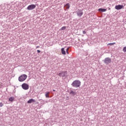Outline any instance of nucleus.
Returning <instances> with one entry per match:
<instances>
[{"instance_id": "1", "label": "nucleus", "mask_w": 126, "mask_h": 126, "mask_svg": "<svg viewBox=\"0 0 126 126\" xmlns=\"http://www.w3.org/2000/svg\"><path fill=\"white\" fill-rule=\"evenodd\" d=\"M71 85L73 87L77 88L80 87V85H81V82L79 80H75L72 82Z\"/></svg>"}, {"instance_id": "2", "label": "nucleus", "mask_w": 126, "mask_h": 126, "mask_svg": "<svg viewBox=\"0 0 126 126\" xmlns=\"http://www.w3.org/2000/svg\"><path fill=\"white\" fill-rule=\"evenodd\" d=\"M27 78V75L24 74L19 77L18 80L20 81V82H23V81H25V80H26Z\"/></svg>"}, {"instance_id": "3", "label": "nucleus", "mask_w": 126, "mask_h": 126, "mask_svg": "<svg viewBox=\"0 0 126 126\" xmlns=\"http://www.w3.org/2000/svg\"><path fill=\"white\" fill-rule=\"evenodd\" d=\"M22 88L24 89V90H28L29 89V85L26 83H23L22 84Z\"/></svg>"}, {"instance_id": "4", "label": "nucleus", "mask_w": 126, "mask_h": 126, "mask_svg": "<svg viewBox=\"0 0 126 126\" xmlns=\"http://www.w3.org/2000/svg\"><path fill=\"white\" fill-rule=\"evenodd\" d=\"M36 7V5L35 4H31L29 5L27 7V10H33Z\"/></svg>"}, {"instance_id": "5", "label": "nucleus", "mask_w": 126, "mask_h": 126, "mask_svg": "<svg viewBox=\"0 0 126 126\" xmlns=\"http://www.w3.org/2000/svg\"><path fill=\"white\" fill-rule=\"evenodd\" d=\"M77 15L79 17H81V16L83 15V11L81 9H78L77 11Z\"/></svg>"}, {"instance_id": "6", "label": "nucleus", "mask_w": 126, "mask_h": 126, "mask_svg": "<svg viewBox=\"0 0 126 126\" xmlns=\"http://www.w3.org/2000/svg\"><path fill=\"white\" fill-rule=\"evenodd\" d=\"M112 60L109 58H106L104 60V63H106V64H109V63H111Z\"/></svg>"}, {"instance_id": "7", "label": "nucleus", "mask_w": 126, "mask_h": 126, "mask_svg": "<svg viewBox=\"0 0 126 126\" xmlns=\"http://www.w3.org/2000/svg\"><path fill=\"white\" fill-rule=\"evenodd\" d=\"M115 9H117V10H120V9H122L124 8V5H116L115 7Z\"/></svg>"}, {"instance_id": "8", "label": "nucleus", "mask_w": 126, "mask_h": 126, "mask_svg": "<svg viewBox=\"0 0 126 126\" xmlns=\"http://www.w3.org/2000/svg\"><path fill=\"white\" fill-rule=\"evenodd\" d=\"M35 102H36V100H35V99L32 98L30 99V100H29L27 101L28 104H31V103H35Z\"/></svg>"}, {"instance_id": "9", "label": "nucleus", "mask_w": 126, "mask_h": 126, "mask_svg": "<svg viewBox=\"0 0 126 126\" xmlns=\"http://www.w3.org/2000/svg\"><path fill=\"white\" fill-rule=\"evenodd\" d=\"M59 76H62V77H64L65 76V73L64 72H61L58 74Z\"/></svg>"}, {"instance_id": "10", "label": "nucleus", "mask_w": 126, "mask_h": 126, "mask_svg": "<svg viewBox=\"0 0 126 126\" xmlns=\"http://www.w3.org/2000/svg\"><path fill=\"white\" fill-rule=\"evenodd\" d=\"M98 11H101V12H105V11H107V9L104 8H99Z\"/></svg>"}, {"instance_id": "11", "label": "nucleus", "mask_w": 126, "mask_h": 126, "mask_svg": "<svg viewBox=\"0 0 126 126\" xmlns=\"http://www.w3.org/2000/svg\"><path fill=\"white\" fill-rule=\"evenodd\" d=\"M45 95L46 98H50V92H47Z\"/></svg>"}, {"instance_id": "12", "label": "nucleus", "mask_w": 126, "mask_h": 126, "mask_svg": "<svg viewBox=\"0 0 126 126\" xmlns=\"http://www.w3.org/2000/svg\"><path fill=\"white\" fill-rule=\"evenodd\" d=\"M61 52L62 55H65V51L64 50V48H62Z\"/></svg>"}, {"instance_id": "13", "label": "nucleus", "mask_w": 126, "mask_h": 126, "mask_svg": "<svg viewBox=\"0 0 126 126\" xmlns=\"http://www.w3.org/2000/svg\"><path fill=\"white\" fill-rule=\"evenodd\" d=\"M70 94H71V95H72L73 96H75V95H76V93H75V92H73V91H71L70 92Z\"/></svg>"}, {"instance_id": "14", "label": "nucleus", "mask_w": 126, "mask_h": 126, "mask_svg": "<svg viewBox=\"0 0 126 126\" xmlns=\"http://www.w3.org/2000/svg\"><path fill=\"white\" fill-rule=\"evenodd\" d=\"M9 101L10 102H13V101H14V97L12 96L9 98Z\"/></svg>"}, {"instance_id": "15", "label": "nucleus", "mask_w": 126, "mask_h": 126, "mask_svg": "<svg viewBox=\"0 0 126 126\" xmlns=\"http://www.w3.org/2000/svg\"><path fill=\"white\" fill-rule=\"evenodd\" d=\"M65 7H66L67 9H69V7H70V5H69V3H67L65 5Z\"/></svg>"}, {"instance_id": "16", "label": "nucleus", "mask_w": 126, "mask_h": 126, "mask_svg": "<svg viewBox=\"0 0 126 126\" xmlns=\"http://www.w3.org/2000/svg\"><path fill=\"white\" fill-rule=\"evenodd\" d=\"M107 45H108V46H109V45L113 46L114 45H116V42L108 43Z\"/></svg>"}, {"instance_id": "17", "label": "nucleus", "mask_w": 126, "mask_h": 126, "mask_svg": "<svg viewBox=\"0 0 126 126\" xmlns=\"http://www.w3.org/2000/svg\"><path fill=\"white\" fill-rule=\"evenodd\" d=\"M66 29V27L63 26L60 30L61 31H63V30H65Z\"/></svg>"}, {"instance_id": "18", "label": "nucleus", "mask_w": 126, "mask_h": 126, "mask_svg": "<svg viewBox=\"0 0 126 126\" xmlns=\"http://www.w3.org/2000/svg\"><path fill=\"white\" fill-rule=\"evenodd\" d=\"M123 51L124 53H126V46L123 48Z\"/></svg>"}, {"instance_id": "19", "label": "nucleus", "mask_w": 126, "mask_h": 126, "mask_svg": "<svg viewBox=\"0 0 126 126\" xmlns=\"http://www.w3.org/2000/svg\"><path fill=\"white\" fill-rule=\"evenodd\" d=\"M68 50H69V48H67L66 50V53L68 55Z\"/></svg>"}, {"instance_id": "20", "label": "nucleus", "mask_w": 126, "mask_h": 126, "mask_svg": "<svg viewBox=\"0 0 126 126\" xmlns=\"http://www.w3.org/2000/svg\"><path fill=\"white\" fill-rule=\"evenodd\" d=\"M2 106H3V103H0V108H1V107H2Z\"/></svg>"}, {"instance_id": "21", "label": "nucleus", "mask_w": 126, "mask_h": 126, "mask_svg": "<svg viewBox=\"0 0 126 126\" xmlns=\"http://www.w3.org/2000/svg\"><path fill=\"white\" fill-rule=\"evenodd\" d=\"M83 34H86V31H83Z\"/></svg>"}, {"instance_id": "22", "label": "nucleus", "mask_w": 126, "mask_h": 126, "mask_svg": "<svg viewBox=\"0 0 126 126\" xmlns=\"http://www.w3.org/2000/svg\"><path fill=\"white\" fill-rule=\"evenodd\" d=\"M37 53H38V54L41 53V51L40 50H37Z\"/></svg>"}, {"instance_id": "23", "label": "nucleus", "mask_w": 126, "mask_h": 126, "mask_svg": "<svg viewBox=\"0 0 126 126\" xmlns=\"http://www.w3.org/2000/svg\"><path fill=\"white\" fill-rule=\"evenodd\" d=\"M38 48H40V46H36V49H38Z\"/></svg>"}, {"instance_id": "24", "label": "nucleus", "mask_w": 126, "mask_h": 126, "mask_svg": "<svg viewBox=\"0 0 126 126\" xmlns=\"http://www.w3.org/2000/svg\"><path fill=\"white\" fill-rule=\"evenodd\" d=\"M53 91L55 92V91H56V90H53Z\"/></svg>"}]
</instances>
